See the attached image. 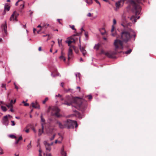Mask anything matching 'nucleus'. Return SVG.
<instances>
[{
    "label": "nucleus",
    "mask_w": 156,
    "mask_h": 156,
    "mask_svg": "<svg viewBox=\"0 0 156 156\" xmlns=\"http://www.w3.org/2000/svg\"><path fill=\"white\" fill-rule=\"evenodd\" d=\"M123 22L121 25L125 28V29L122 31L121 34L120 38L121 40L116 39L114 41V45L115 47V51H105L103 49L101 51L100 54H104L109 58H113L114 55L121 52L119 51L123 49V42L127 43L130 41L132 38L135 41L136 35L133 30L129 27L132 25L131 23H126V16L123 14L122 16Z\"/></svg>",
    "instance_id": "nucleus-1"
},
{
    "label": "nucleus",
    "mask_w": 156,
    "mask_h": 156,
    "mask_svg": "<svg viewBox=\"0 0 156 156\" xmlns=\"http://www.w3.org/2000/svg\"><path fill=\"white\" fill-rule=\"evenodd\" d=\"M73 101L76 104V108L79 110L83 112L85 109L86 107V102H84V100L83 99L78 97L73 99L71 97L69 96H66L64 102L62 104L70 106L72 104Z\"/></svg>",
    "instance_id": "nucleus-2"
},
{
    "label": "nucleus",
    "mask_w": 156,
    "mask_h": 156,
    "mask_svg": "<svg viewBox=\"0 0 156 156\" xmlns=\"http://www.w3.org/2000/svg\"><path fill=\"white\" fill-rule=\"evenodd\" d=\"M65 122V126L66 128L68 129L74 128V126L75 125V127L77 128L78 126V124L76 121H73L70 119H68Z\"/></svg>",
    "instance_id": "nucleus-3"
},
{
    "label": "nucleus",
    "mask_w": 156,
    "mask_h": 156,
    "mask_svg": "<svg viewBox=\"0 0 156 156\" xmlns=\"http://www.w3.org/2000/svg\"><path fill=\"white\" fill-rule=\"evenodd\" d=\"M72 49H73L74 50H75V47L73 45H72L70 46L69 47L68 53V60H69L70 59L73 57Z\"/></svg>",
    "instance_id": "nucleus-4"
},
{
    "label": "nucleus",
    "mask_w": 156,
    "mask_h": 156,
    "mask_svg": "<svg viewBox=\"0 0 156 156\" xmlns=\"http://www.w3.org/2000/svg\"><path fill=\"white\" fill-rule=\"evenodd\" d=\"M60 110L57 107H55L52 109V115H55L58 117H60V115L59 114Z\"/></svg>",
    "instance_id": "nucleus-5"
},
{
    "label": "nucleus",
    "mask_w": 156,
    "mask_h": 156,
    "mask_svg": "<svg viewBox=\"0 0 156 156\" xmlns=\"http://www.w3.org/2000/svg\"><path fill=\"white\" fill-rule=\"evenodd\" d=\"M1 27L2 30L3 31H4L3 36L4 37H5L8 35V32L7 30V27L6 22V21L5 22V23L4 24H2Z\"/></svg>",
    "instance_id": "nucleus-6"
},
{
    "label": "nucleus",
    "mask_w": 156,
    "mask_h": 156,
    "mask_svg": "<svg viewBox=\"0 0 156 156\" xmlns=\"http://www.w3.org/2000/svg\"><path fill=\"white\" fill-rule=\"evenodd\" d=\"M66 42L68 44V46L70 47L71 46L70 45V44L72 43H75V40L72 37H71L68 38L67 40L66 41Z\"/></svg>",
    "instance_id": "nucleus-7"
},
{
    "label": "nucleus",
    "mask_w": 156,
    "mask_h": 156,
    "mask_svg": "<svg viewBox=\"0 0 156 156\" xmlns=\"http://www.w3.org/2000/svg\"><path fill=\"white\" fill-rule=\"evenodd\" d=\"M2 122L4 125L6 126L8 125L9 124V120L8 118V116L5 115L3 118Z\"/></svg>",
    "instance_id": "nucleus-8"
},
{
    "label": "nucleus",
    "mask_w": 156,
    "mask_h": 156,
    "mask_svg": "<svg viewBox=\"0 0 156 156\" xmlns=\"http://www.w3.org/2000/svg\"><path fill=\"white\" fill-rule=\"evenodd\" d=\"M56 123L58 125L59 128L60 129H63L66 128V126H65V122H64L63 125L58 121H57Z\"/></svg>",
    "instance_id": "nucleus-9"
},
{
    "label": "nucleus",
    "mask_w": 156,
    "mask_h": 156,
    "mask_svg": "<svg viewBox=\"0 0 156 156\" xmlns=\"http://www.w3.org/2000/svg\"><path fill=\"white\" fill-rule=\"evenodd\" d=\"M140 17V16H138L136 19V16L133 15L129 18V19L132 22L134 21V23H135L136 22V20L139 19ZM128 18H129V17Z\"/></svg>",
    "instance_id": "nucleus-10"
},
{
    "label": "nucleus",
    "mask_w": 156,
    "mask_h": 156,
    "mask_svg": "<svg viewBox=\"0 0 156 156\" xmlns=\"http://www.w3.org/2000/svg\"><path fill=\"white\" fill-rule=\"evenodd\" d=\"M79 48L80 51L82 52L83 56H85L86 54L87 53V52L86 50L84 48L82 47L80 45L79 46Z\"/></svg>",
    "instance_id": "nucleus-11"
},
{
    "label": "nucleus",
    "mask_w": 156,
    "mask_h": 156,
    "mask_svg": "<svg viewBox=\"0 0 156 156\" xmlns=\"http://www.w3.org/2000/svg\"><path fill=\"white\" fill-rule=\"evenodd\" d=\"M10 6H9V5L8 4H5L4 6V14H5V11H9L10 10Z\"/></svg>",
    "instance_id": "nucleus-12"
},
{
    "label": "nucleus",
    "mask_w": 156,
    "mask_h": 156,
    "mask_svg": "<svg viewBox=\"0 0 156 156\" xmlns=\"http://www.w3.org/2000/svg\"><path fill=\"white\" fill-rule=\"evenodd\" d=\"M31 105L32 107L34 108H40V105L37 102H36L35 103L32 102Z\"/></svg>",
    "instance_id": "nucleus-13"
},
{
    "label": "nucleus",
    "mask_w": 156,
    "mask_h": 156,
    "mask_svg": "<svg viewBox=\"0 0 156 156\" xmlns=\"http://www.w3.org/2000/svg\"><path fill=\"white\" fill-rule=\"evenodd\" d=\"M61 154L62 156H66V152L64 151V146H63L62 147L61 151Z\"/></svg>",
    "instance_id": "nucleus-14"
},
{
    "label": "nucleus",
    "mask_w": 156,
    "mask_h": 156,
    "mask_svg": "<svg viewBox=\"0 0 156 156\" xmlns=\"http://www.w3.org/2000/svg\"><path fill=\"white\" fill-rule=\"evenodd\" d=\"M65 53L63 52V50H62L61 55L59 57V58L61 60H63L64 61L66 60V58L64 57Z\"/></svg>",
    "instance_id": "nucleus-15"
},
{
    "label": "nucleus",
    "mask_w": 156,
    "mask_h": 156,
    "mask_svg": "<svg viewBox=\"0 0 156 156\" xmlns=\"http://www.w3.org/2000/svg\"><path fill=\"white\" fill-rule=\"evenodd\" d=\"M16 12V11H15L13 12L12 14V15L11 16L9 20L10 21H15V13Z\"/></svg>",
    "instance_id": "nucleus-16"
},
{
    "label": "nucleus",
    "mask_w": 156,
    "mask_h": 156,
    "mask_svg": "<svg viewBox=\"0 0 156 156\" xmlns=\"http://www.w3.org/2000/svg\"><path fill=\"white\" fill-rule=\"evenodd\" d=\"M45 144L46 150L50 151L51 150V147L50 146V144L47 143H46V144Z\"/></svg>",
    "instance_id": "nucleus-17"
},
{
    "label": "nucleus",
    "mask_w": 156,
    "mask_h": 156,
    "mask_svg": "<svg viewBox=\"0 0 156 156\" xmlns=\"http://www.w3.org/2000/svg\"><path fill=\"white\" fill-rule=\"evenodd\" d=\"M44 128V126H43V124L42 123V129H39V133H38V135L40 136L43 133V129Z\"/></svg>",
    "instance_id": "nucleus-18"
},
{
    "label": "nucleus",
    "mask_w": 156,
    "mask_h": 156,
    "mask_svg": "<svg viewBox=\"0 0 156 156\" xmlns=\"http://www.w3.org/2000/svg\"><path fill=\"white\" fill-rule=\"evenodd\" d=\"M76 116V117H78L79 119H81L82 118V116L79 113V112L76 111V114H75Z\"/></svg>",
    "instance_id": "nucleus-19"
},
{
    "label": "nucleus",
    "mask_w": 156,
    "mask_h": 156,
    "mask_svg": "<svg viewBox=\"0 0 156 156\" xmlns=\"http://www.w3.org/2000/svg\"><path fill=\"white\" fill-rule=\"evenodd\" d=\"M41 124L42 125V123L43 124V125L45 124V120L43 118V115L41 114Z\"/></svg>",
    "instance_id": "nucleus-20"
},
{
    "label": "nucleus",
    "mask_w": 156,
    "mask_h": 156,
    "mask_svg": "<svg viewBox=\"0 0 156 156\" xmlns=\"http://www.w3.org/2000/svg\"><path fill=\"white\" fill-rule=\"evenodd\" d=\"M115 27L113 25L112 26V28L111 29V32H112V35L113 36H115L116 34L115 32L113 33V32L114 30Z\"/></svg>",
    "instance_id": "nucleus-21"
},
{
    "label": "nucleus",
    "mask_w": 156,
    "mask_h": 156,
    "mask_svg": "<svg viewBox=\"0 0 156 156\" xmlns=\"http://www.w3.org/2000/svg\"><path fill=\"white\" fill-rule=\"evenodd\" d=\"M37 28H40L41 29L40 30H38L37 31V33L38 34H39L40 32L41 31V30L43 29V28L42 27V26H41V25H39L37 26Z\"/></svg>",
    "instance_id": "nucleus-22"
},
{
    "label": "nucleus",
    "mask_w": 156,
    "mask_h": 156,
    "mask_svg": "<svg viewBox=\"0 0 156 156\" xmlns=\"http://www.w3.org/2000/svg\"><path fill=\"white\" fill-rule=\"evenodd\" d=\"M81 32H80V33H76V35L74 34V35L73 36H79L82 33V32L83 31H84V30H83V28H82L81 29Z\"/></svg>",
    "instance_id": "nucleus-23"
},
{
    "label": "nucleus",
    "mask_w": 156,
    "mask_h": 156,
    "mask_svg": "<svg viewBox=\"0 0 156 156\" xmlns=\"http://www.w3.org/2000/svg\"><path fill=\"white\" fill-rule=\"evenodd\" d=\"M49 26V24L47 23H44L43 24V25L42 26V27L43 28H46Z\"/></svg>",
    "instance_id": "nucleus-24"
},
{
    "label": "nucleus",
    "mask_w": 156,
    "mask_h": 156,
    "mask_svg": "<svg viewBox=\"0 0 156 156\" xmlns=\"http://www.w3.org/2000/svg\"><path fill=\"white\" fill-rule=\"evenodd\" d=\"M100 47V45L99 44H96L94 46V49L98 50L99 49Z\"/></svg>",
    "instance_id": "nucleus-25"
},
{
    "label": "nucleus",
    "mask_w": 156,
    "mask_h": 156,
    "mask_svg": "<svg viewBox=\"0 0 156 156\" xmlns=\"http://www.w3.org/2000/svg\"><path fill=\"white\" fill-rule=\"evenodd\" d=\"M132 49H129V50H128L126 51H125V52H123L124 54H130L132 51Z\"/></svg>",
    "instance_id": "nucleus-26"
},
{
    "label": "nucleus",
    "mask_w": 156,
    "mask_h": 156,
    "mask_svg": "<svg viewBox=\"0 0 156 156\" xmlns=\"http://www.w3.org/2000/svg\"><path fill=\"white\" fill-rule=\"evenodd\" d=\"M1 108L2 110L4 111L5 112L7 111V108L3 106H1Z\"/></svg>",
    "instance_id": "nucleus-27"
},
{
    "label": "nucleus",
    "mask_w": 156,
    "mask_h": 156,
    "mask_svg": "<svg viewBox=\"0 0 156 156\" xmlns=\"http://www.w3.org/2000/svg\"><path fill=\"white\" fill-rule=\"evenodd\" d=\"M5 105L7 106V107L8 108L13 107L12 105H11V104H6Z\"/></svg>",
    "instance_id": "nucleus-28"
},
{
    "label": "nucleus",
    "mask_w": 156,
    "mask_h": 156,
    "mask_svg": "<svg viewBox=\"0 0 156 156\" xmlns=\"http://www.w3.org/2000/svg\"><path fill=\"white\" fill-rule=\"evenodd\" d=\"M86 2L87 3L89 4H91L92 3V0H86Z\"/></svg>",
    "instance_id": "nucleus-29"
},
{
    "label": "nucleus",
    "mask_w": 156,
    "mask_h": 156,
    "mask_svg": "<svg viewBox=\"0 0 156 156\" xmlns=\"http://www.w3.org/2000/svg\"><path fill=\"white\" fill-rule=\"evenodd\" d=\"M19 15V14L16 12V13H15V21H17V18L18 16Z\"/></svg>",
    "instance_id": "nucleus-30"
},
{
    "label": "nucleus",
    "mask_w": 156,
    "mask_h": 156,
    "mask_svg": "<svg viewBox=\"0 0 156 156\" xmlns=\"http://www.w3.org/2000/svg\"><path fill=\"white\" fill-rule=\"evenodd\" d=\"M48 98H47V97L46 98H45V99L44 100L42 101V103L43 104H45V103L46 102L48 101Z\"/></svg>",
    "instance_id": "nucleus-31"
},
{
    "label": "nucleus",
    "mask_w": 156,
    "mask_h": 156,
    "mask_svg": "<svg viewBox=\"0 0 156 156\" xmlns=\"http://www.w3.org/2000/svg\"><path fill=\"white\" fill-rule=\"evenodd\" d=\"M22 103L24 104V106H28L29 105V104L27 103H26L24 101H23L22 102Z\"/></svg>",
    "instance_id": "nucleus-32"
},
{
    "label": "nucleus",
    "mask_w": 156,
    "mask_h": 156,
    "mask_svg": "<svg viewBox=\"0 0 156 156\" xmlns=\"http://www.w3.org/2000/svg\"><path fill=\"white\" fill-rule=\"evenodd\" d=\"M31 141H30V143L27 146V149L28 150L29 149H30V148H31Z\"/></svg>",
    "instance_id": "nucleus-33"
},
{
    "label": "nucleus",
    "mask_w": 156,
    "mask_h": 156,
    "mask_svg": "<svg viewBox=\"0 0 156 156\" xmlns=\"http://www.w3.org/2000/svg\"><path fill=\"white\" fill-rule=\"evenodd\" d=\"M69 27L70 28H72L73 30H74L75 31H76V29L75 28V27L74 25H69Z\"/></svg>",
    "instance_id": "nucleus-34"
},
{
    "label": "nucleus",
    "mask_w": 156,
    "mask_h": 156,
    "mask_svg": "<svg viewBox=\"0 0 156 156\" xmlns=\"http://www.w3.org/2000/svg\"><path fill=\"white\" fill-rule=\"evenodd\" d=\"M58 44L59 46L60 47V45H62V40H61L60 41V40L59 39H58Z\"/></svg>",
    "instance_id": "nucleus-35"
},
{
    "label": "nucleus",
    "mask_w": 156,
    "mask_h": 156,
    "mask_svg": "<svg viewBox=\"0 0 156 156\" xmlns=\"http://www.w3.org/2000/svg\"><path fill=\"white\" fill-rule=\"evenodd\" d=\"M55 135H56L55 134H54L53 135V136L51 137L50 138V140L51 141L53 140L54 139V138L55 136Z\"/></svg>",
    "instance_id": "nucleus-36"
},
{
    "label": "nucleus",
    "mask_w": 156,
    "mask_h": 156,
    "mask_svg": "<svg viewBox=\"0 0 156 156\" xmlns=\"http://www.w3.org/2000/svg\"><path fill=\"white\" fill-rule=\"evenodd\" d=\"M9 136L10 138H15L16 139V137L15 136L13 135H11Z\"/></svg>",
    "instance_id": "nucleus-37"
},
{
    "label": "nucleus",
    "mask_w": 156,
    "mask_h": 156,
    "mask_svg": "<svg viewBox=\"0 0 156 156\" xmlns=\"http://www.w3.org/2000/svg\"><path fill=\"white\" fill-rule=\"evenodd\" d=\"M93 14H91L89 12L87 14V16L90 17L92 16Z\"/></svg>",
    "instance_id": "nucleus-38"
},
{
    "label": "nucleus",
    "mask_w": 156,
    "mask_h": 156,
    "mask_svg": "<svg viewBox=\"0 0 156 156\" xmlns=\"http://www.w3.org/2000/svg\"><path fill=\"white\" fill-rule=\"evenodd\" d=\"M2 87L3 88H5V90H6V84H2Z\"/></svg>",
    "instance_id": "nucleus-39"
},
{
    "label": "nucleus",
    "mask_w": 156,
    "mask_h": 156,
    "mask_svg": "<svg viewBox=\"0 0 156 156\" xmlns=\"http://www.w3.org/2000/svg\"><path fill=\"white\" fill-rule=\"evenodd\" d=\"M85 37H86V38H87H87L88 37V33L87 32H86L85 33Z\"/></svg>",
    "instance_id": "nucleus-40"
},
{
    "label": "nucleus",
    "mask_w": 156,
    "mask_h": 156,
    "mask_svg": "<svg viewBox=\"0 0 156 156\" xmlns=\"http://www.w3.org/2000/svg\"><path fill=\"white\" fill-rule=\"evenodd\" d=\"M29 12H30V16H32L33 15V14L34 12L33 11H31V10H30Z\"/></svg>",
    "instance_id": "nucleus-41"
},
{
    "label": "nucleus",
    "mask_w": 156,
    "mask_h": 156,
    "mask_svg": "<svg viewBox=\"0 0 156 156\" xmlns=\"http://www.w3.org/2000/svg\"><path fill=\"white\" fill-rule=\"evenodd\" d=\"M20 6L21 7V9H23V8H24V4L23 3V5H21Z\"/></svg>",
    "instance_id": "nucleus-42"
},
{
    "label": "nucleus",
    "mask_w": 156,
    "mask_h": 156,
    "mask_svg": "<svg viewBox=\"0 0 156 156\" xmlns=\"http://www.w3.org/2000/svg\"><path fill=\"white\" fill-rule=\"evenodd\" d=\"M11 122L12 123L11 125L12 126H14L15 125V123L13 121H11Z\"/></svg>",
    "instance_id": "nucleus-43"
},
{
    "label": "nucleus",
    "mask_w": 156,
    "mask_h": 156,
    "mask_svg": "<svg viewBox=\"0 0 156 156\" xmlns=\"http://www.w3.org/2000/svg\"><path fill=\"white\" fill-rule=\"evenodd\" d=\"M102 30L104 31H105L103 32H101V34L102 35H104L105 34V31L104 28L102 29Z\"/></svg>",
    "instance_id": "nucleus-44"
},
{
    "label": "nucleus",
    "mask_w": 156,
    "mask_h": 156,
    "mask_svg": "<svg viewBox=\"0 0 156 156\" xmlns=\"http://www.w3.org/2000/svg\"><path fill=\"white\" fill-rule=\"evenodd\" d=\"M87 97L89 99H91L92 98V96L91 95H88L87 96Z\"/></svg>",
    "instance_id": "nucleus-45"
},
{
    "label": "nucleus",
    "mask_w": 156,
    "mask_h": 156,
    "mask_svg": "<svg viewBox=\"0 0 156 156\" xmlns=\"http://www.w3.org/2000/svg\"><path fill=\"white\" fill-rule=\"evenodd\" d=\"M3 150L1 148H0V154H3Z\"/></svg>",
    "instance_id": "nucleus-46"
},
{
    "label": "nucleus",
    "mask_w": 156,
    "mask_h": 156,
    "mask_svg": "<svg viewBox=\"0 0 156 156\" xmlns=\"http://www.w3.org/2000/svg\"><path fill=\"white\" fill-rule=\"evenodd\" d=\"M96 3L100 5V6H101L100 3L99 2L98 0H94Z\"/></svg>",
    "instance_id": "nucleus-47"
},
{
    "label": "nucleus",
    "mask_w": 156,
    "mask_h": 156,
    "mask_svg": "<svg viewBox=\"0 0 156 156\" xmlns=\"http://www.w3.org/2000/svg\"><path fill=\"white\" fill-rule=\"evenodd\" d=\"M116 20L115 19H114L113 20V24H116Z\"/></svg>",
    "instance_id": "nucleus-48"
},
{
    "label": "nucleus",
    "mask_w": 156,
    "mask_h": 156,
    "mask_svg": "<svg viewBox=\"0 0 156 156\" xmlns=\"http://www.w3.org/2000/svg\"><path fill=\"white\" fill-rule=\"evenodd\" d=\"M80 74L79 73H78L77 74H76V77H77V76L78 77L79 79H80Z\"/></svg>",
    "instance_id": "nucleus-49"
},
{
    "label": "nucleus",
    "mask_w": 156,
    "mask_h": 156,
    "mask_svg": "<svg viewBox=\"0 0 156 156\" xmlns=\"http://www.w3.org/2000/svg\"><path fill=\"white\" fill-rule=\"evenodd\" d=\"M46 156H52V155L51 153L46 154Z\"/></svg>",
    "instance_id": "nucleus-50"
},
{
    "label": "nucleus",
    "mask_w": 156,
    "mask_h": 156,
    "mask_svg": "<svg viewBox=\"0 0 156 156\" xmlns=\"http://www.w3.org/2000/svg\"><path fill=\"white\" fill-rule=\"evenodd\" d=\"M14 85L15 86V88L17 90L18 89V87L16 85L15 83H14Z\"/></svg>",
    "instance_id": "nucleus-51"
},
{
    "label": "nucleus",
    "mask_w": 156,
    "mask_h": 156,
    "mask_svg": "<svg viewBox=\"0 0 156 156\" xmlns=\"http://www.w3.org/2000/svg\"><path fill=\"white\" fill-rule=\"evenodd\" d=\"M7 116H8V118H12V116H11V115H7Z\"/></svg>",
    "instance_id": "nucleus-52"
},
{
    "label": "nucleus",
    "mask_w": 156,
    "mask_h": 156,
    "mask_svg": "<svg viewBox=\"0 0 156 156\" xmlns=\"http://www.w3.org/2000/svg\"><path fill=\"white\" fill-rule=\"evenodd\" d=\"M22 139V137L21 136H20L18 138V140L20 141Z\"/></svg>",
    "instance_id": "nucleus-53"
},
{
    "label": "nucleus",
    "mask_w": 156,
    "mask_h": 156,
    "mask_svg": "<svg viewBox=\"0 0 156 156\" xmlns=\"http://www.w3.org/2000/svg\"><path fill=\"white\" fill-rule=\"evenodd\" d=\"M39 151V154H41L42 152V150L41 148H40Z\"/></svg>",
    "instance_id": "nucleus-54"
},
{
    "label": "nucleus",
    "mask_w": 156,
    "mask_h": 156,
    "mask_svg": "<svg viewBox=\"0 0 156 156\" xmlns=\"http://www.w3.org/2000/svg\"><path fill=\"white\" fill-rule=\"evenodd\" d=\"M0 103L4 105H5V103H4L3 101H1L0 102Z\"/></svg>",
    "instance_id": "nucleus-55"
},
{
    "label": "nucleus",
    "mask_w": 156,
    "mask_h": 156,
    "mask_svg": "<svg viewBox=\"0 0 156 156\" xmlns=\"http://www.w3.org/2000/svg\"><path fill=\"white\" fill-rule=\"evenodd\" d=\"M29 129H27L26 130H25V132L27 133H29Z\"/></svg>",
    "instance_id": "nucleus-56"
},
{
    "label": "nucleus",
    "mask_w": 156,
    "mask_h": 156,
    "mask_svg": "<svg viewBox=\"0 0 156 156\" xmlns=\"http://www.w3.org/2000/svg\"><path fill=\"white\" fill-rule=\"evenodd\" d=\"M77 89H78V90H79V92H80V87H77Z\"/></svg>",
    "instance_id": "nucleus-57"
},
{
    "label": "nucleus",
    "mask_w": 156,
    "mask_h": 156,
    "mask_svg": "<svg viewBox=\"0 0 156 156\" xmlns=\"http://www.w3.org/2000/svg\"><path fill=\"white\" fill-rule=\"evenodd\" d=\"M38 50L39 51H41V47H40L39 48H38Z\"/></svg>",
    "instance_id": "nucleus-58"
},
{
    "label": "nucleus",
    "mask_w": 156,
    "mask_h": 156,
    "mask_svg": "<svg viewBox=\"0 0 156 156\" xmlns=\"http://www.w3.org/2000/svg\"><path fill=\"white\" fill-rule=\"evenodd\" d=\"M12 108L13 107H11V109H10V111L11 112H13V110L12 109Z\"/></svg>",
    "instance_id": "nucleus-59"
},
{
    "label": "nucleus",
    "mask_w": 156,
    "mask_h": 156,
    "mask_svg": "<svg viewBox=\"0 0 156 156\" xmlns=\"http://www.w3.org/2000/svg\"><path fill=\"white\" fill-rule=\"evenodd\" d=\"M56 96L57 97H61V95L59 94H58L57 95H56Z\"/></svg>",
    "instance_id": "nucleus-60"
},
{
    "label": "nucleus",
    "mask_w": 156,
    "mask_h": 156,
    "mask_svg": "<svg viewBox=\"0 0 156 156\" xmlns=\"http://www.w3.org/2000/svg\"><path fill=\"white\" fill-rule=\"evenodd\" d=\"M19 140L18 139V140L16 141V144H18V142H19Z\"/></svg>",
    "instance_id": "nucleus-61"
},
{
    "label": "nucleus",
    "mask_w": 156,
    "mask_h": 156,
    "mask_svg": "<svg viewBox=\"0 0 156 156\" xmlns=\"http://www.w3.org/2000/svg\"><path fill=\"white\" fill-rule=\"evenodd\" d=\"M36 30V29L35 28H34L33 29V32L34 33L35 32V31Z\"/></svg>",
    "instance_id": "nucleus-62"
},
{
    "label": "nucleus",
    "mask_w": 156,
    "mask_h": 156,
    "mask_svg": "<svg viewBox=\"0 0 156 156\" xmlns=\"http://www.w3.org/2000/svg\"><path fill=\"white\" fill-rule=\"evenodd\" d=\"M13 100H11L10 101V102L9 104H11V105H12V103H13Z\"/></svg>",
    "instance_id": "nucleus-63"
},
{
    "label": "nucleus",
    "mask_w": 156,
    "mask_h": 156,
    "mask_svg": "<svg viewBox=\"0 0 156 156\" xmlns=\"http://www.w3.org/2000/svg\"><path fill=\"white\" fill-rule=\"evenodd\" d=\"M18 2H18V1H17V2L16 3V4H15V5H16V6H17V5H18Z\"/></svg>",
    "instance_id": "nucleus-64"
}]
</instances>
